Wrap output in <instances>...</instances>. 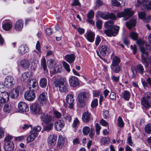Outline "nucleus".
<instances>
[{"instance_id": "nucleus-3", "label": "nucleus", "mask_w": 151, "mask_h": 151, "mask_svg": "<svg viewBox=\"0 0 151 151\" xmlns=\"http://www.w3.org/2000/svg\"><path fill=\"white\" fill-rule=\"evenodd\" d=\"M66 80L64 78H58L55 79L54 85L56 87H58L61 92H67L68 91Z\"/></svg>"}, {"instance_id": "nucleus-61", "label": "nucleus", "mask_w": 151, "mask_h": 151, "mask_svg": "<svg viewBox=\"0 0 151 151\" xmlns=\"http://www.w3.org/2000/svg\"><path fill=\"white\" fill-rule=\"evenodd\" d=\"M130 48L131 50H133V52L134 54H135L137 52V47L136 46L134 45H131Z\"/></svg>"}, {"instance_id": "nucleus-48", "label": "nucleus", "mask_w": 151, "mask_h": 151, "mask_svg": "<svg viewBox=\"0 0 151 151\" xmlns=\"http://www.w3.org/2000/svg\"><path fill=\"white\" fill-rule=\"evenodd\" d=\"M90 131V129L87 126L84 127L83 129V133L84 135H87L89 132Z\"/></svg>"}, {"instance_id": "nucleus-12", "label": "nucleus", "mask_w": 151, "mask_h": 151, "mask_svg": "<svg viewBox=\"0 0 151 151\" xmlns=\"http://www.w3.org/2000/svg\"><path fill=\"white\" fill-rule=\"evenodd\" d=\"M24 97L26 100L32 101L35 98V94L33 91L28 90L25 92Z\"/></svg>"}, {"instance_id": "nucleus-41", "label": "nucleus", "mask_w": 151, "mask_h": 151, "mask_svg": "<svg viewBox=\"0 0 151 151\" xmlns=\"http://www.w3.org/2000/svg\"><path fill=\"white\" fill-rule=\"evenodd\" d=\"M130 97V93L127 91H124L123 95V97L124 99L127 101H128Z\"/></svg>"}, {"instance_id": "nucleus-44", "label": "nucleus", "mask_w": 151, "mask_h": 151, "mask_svg": "<svg viewBox=\"0 0 151 151\" xmlns=\"http://www.w3.org/2000/svg\"><path fill=\"white\" fill-rule=\"evenodd\" d=\"M41 129V127L40 126H37L34 127L32 129L31 131H33L34 133H36L38 134L37 132H39Z\"/></svg>"}, {"instance_id": "nucleus-43", "label": "nucleus", "mask_w": 151, "mask_h": 151, "mask_svg": "<svg viewBox=\"0 0 151 151\" xmlns=\"http://www.w3.org/2000/svg\"><path fill=\"white\" fill-rule=\"evenodd\" d=\"M36 49L37 50V53L40 57V55L41 54V52L40 50V43L39 41H38L36 43Z\"/></svg>"}, {"instance_id": "nucleus-32", "label": "nucleus", "mask_w": 151, "mask_h": 151, "mask_svg": "<svg viewBox=\"0 0 151 151\" xmlns=\"http://www.w3.org/2000/svg\"><path fill=\"white\" fill-rule=\"evenodd\" d=\"M91 114L88 111L85 112L82 116V119L85 122H87L90 120Z\"/></svg>"}, {"instance_id": "nucleus-52", "label": "nucleus", "mask_w": 151, "mask_h": 151, "mask_svg": "<svg viewBox=\"0 0 151 151\" xmlns=\"http://www.w3.org/2000/svg\"><path fill=\"white\" fill-rule=\"evenodd\" d=\"M94 16V13L92 10H91L87 14V17L88 19H92Z\"/></svg>"}, {"instance_id": "nucleus-25", "label": "nucleus", "mask_w": 151, "mask_h": 151, "mask_svg": "<svg viewBox=\"0 0 151 151\" xmlns=\"http://www.w3.org/2000/svg\"><path fill=\"white\" fill-rule=\"evenodd\" d=\"M109 48L108 46L103 45L99 48V51L100 54L103 56H105L108 54Z\"/></svg>"}, {"instance_id": "nucleus-29", "label": "nucleus", "mask_w": 151, "mask_h": 151, "mask_svg": "<svg viewBox=\"0 0 151 151\" xmlns=\"http://www.w3.org/2000/svg\"><path fill=\"white\" fill-rule=\"evenodd\" d=\"M19 92V90L17 88H14L10 91L9 95L12 99L16 98L18 97Z\"/></svg>"}, {"instance_id": "nucleus-18", "label": "nucleus", "mask_w": 151, "mask_h": 151, "mask_svg": "<svg viewBox=\"0 0 151 151\" xmlns=\"http://www.w3.org/2000/svg\"><path fill=\"white\" fill-rule=\"evenodd\" d=\"M70 85L73 87H76L79 84V81L78 78L76 76H72L69 80Z\"/></svg>"}, {"instance_id": "nucleus-1", "label": "nucleus", "mask_w": 151, "mask_h": 151, "mask_svg": "<svg viewBox=\"0 0 151 151\" xmlns=\"http://www.w3.org/2000/svg\"><path fill=\"white\" fill-rule=\"evenodd\" d=\"M137 44L139 46V50L142 54L141 55V59L142 62L145 65V67L148 66V62L147 60V58L148 56L147 50L150 47V45L149 44L145 45L146 48L144 47L145 42L144 41L139 40L137 41Z\"/></svg>"}, {"instance_id": "nucleus-42", "label": "nucleus", "mask_w": 151, "mask_h": 151, "mask_svg": "<svg viewBox=\"0 0 151 151\" xmlns=\"http://www.w3.org/2000/svg\"><path fill=\"white\" fill-rule=\"evenodd\" d=\"M48 67L50 68H54L56 64L55 61L54 59H50L49 60Z\"/></svg>"}, {"instance_id": "nucleus-23", "label": "nucleus", "mask_w": 151, "mask_h": 151, "mask_svg": "<svg viewBox=\"0 0 151 151\" xmlns=\"http://www.w3.org/2000/svg\"><path fill=\"white\" fill-rule=\"evenodd\" d=\"M85 36L87 40L90 42H93L94 40L95 34L91 31L87 32L85 35Z\"/></svg>"}, {"instance_id": "nucleus-49", "label": "nucleus", "mask_w": 151, "mask_h": 151, "mask_svg": "<svg viewBox=\"0 0 151 151\" xmlns=\"http://www.w3.org/2000/svg\"><path fill=\"white\" fill-rule=\"evenodd\" d=\"M33 61H31V69L35 70L37 66V62L35 60H33Z\"/></svg>"}, {"instance_id": "nucleus-58", "label": "nucleus", "mask_w": 151, "mask_h": 151, "mask_svg": "<svg viewBox=\"0 0 151 151\" xmlns=\"http://www.w3.org/2000/svg\"><path fill=\"white\" fill-rule=\"evenodd\" d=\"M102 22L101 20H98L96 23V26L97 28L99 29H101L102 25Z\"/></svg>"}, {"instance_id": "nucleus-50", "label": "nucleus", "mask_w": 151, "mask_h": 151, "mask_svg": "<svg viewBox=\"0 0 151 151\" xmlns=\"http://www.w3.org/2000/svg\"><path fill=\"white\" fill-rule=\"evenodd\" d=\"M124 124V123L122 120V118L120 117H119L118 119V125L120 127H123Z\"/></svg>"}, {"instance_id": "nucleus-51", "label": "nucleus", "mask_w": 151, "mask_h": 151, "mask_svg": "<svg viewBox=\"0 0 151 151\" xmlns=\"http://www.w3.org/2000/svg\"><path fill=\"white\" fill-rule=\"evenodd\" d=\"M130 36L132 39L134 40H136L138 37V34L134 32H132L130 33Z\"/></svg>"}, {"instance_id": "nucleus-59", "label": "nucleus", "mask_w": 151, "mask_h": 151, "mask_svg": "<svg viewBox=\"0 0 151 151\" xmlns=\"http://www.w3.org/2000/svg\"><path fill=\"white\" fill-rule=\"evenodd\" d=\"M111 4L113 6H117L120 5V3L117 0H111Z\"/></svg>"}, {"instance_id": "nucleus-62", "label": "nucleus", "mask_w": 151, "mask_h": 151, "mask_svg": "<svg viewBox=\"0 0 151 151\" xmlns=\"http://www.w3.org/2000/svg\"><path fill=\"white\" fill-rule=\"evenodd\" d=\"M139 17L141 19H143L146 16V14L144 12L139 13L138 15Z\"/></svg>"}, {"instance_id": "nucleus-24", "label": "nucleus", "mask_w": 151, "mask_h": 151, "mask_svg": "<svg viewBox=\"0 0 151 151\" xmlns=\"http://www.w3.org/2000/svg\"><path fill=\"white\" fill-rule=\"evenodd\" d=\"M29 51V48L27 46L24 45H21L19 48L18 52L21 55H23Z\"/></svg>"}, {"instance_id": "nucleus-11", "label": "nucleus", "mask_w": 151, "mask_h": 151, "mask_svg": "<svg viewBox=\"0 0 151 151\" xmlns=\"http://www.w3.org/2000/svg\"><path fill=\"white\" fill-rule=\"evenodd\" d=\"M14 78L13 77L11 76H7L5 79L4 85L6 88H12L14 84Z\"/></svg>"}, {"instance_id": "nucleus-40", "label": "nucleus", "mask_w": 151, "mask_h": 151, "mask_svg": "<svg viewBox=\"0 0 151 151\" xmlns=\"http://www.w3.org/2000/svg\"><path fill=\"white\" fill-rule=\"evenodd\" d=\"M41 65L44 70L45 71L47 69V64L46 60L44 57L42 58L41 59Z\"/></svg>"}, {"instance_id": "nucleus-34", "label": "nucleus", "mask_w": 151, "mask_h": 151, "mask_svg": "<svg viewBox=\"0 0 151 151\" xmlns=\"http://www.w3.org/2000/svg\"><path fill=\"white\" fill-rule=\"evenodd\" d=\"M32 76V73L29 72H25L22 74L21 76V79L23 81H26L30 79Z\"/></svg>"}, {"instance_id": "nucleus-9", "label": "nucleus", "mask_w": 151, "mask_h": 151, "mask_svg": "<svg viewBox=\"0 0 151 151\" xmlns=\"http://www.w3.org/2000/svg\"><path fill=\"white\" fill-rule=\"evenodd\" d=\"M9 99L8 93L6 92H3L0 94V109H1L3 104L7 102Z\"/></svg>"}, {"instance_id": "nucleus-33", "label": "nucleus", "mask_w": 151, "mask_h": 151, "mask_svg": "<svg viewBox=\"0 0 151 151\" xmlns=\"http://www.w3.org/2000/svg\"><path fill=\"white\" fill-rule=\"evenodd\" d=\"M13 109V105L10 104H6L4 107V111L6 113L11 112Z\"/></svg>"}, {"instance_id": "nucleus-45", "label": "nucleus", "mask_w": 151, "mask_h": 151, "mask_svg": "<svg viewBox=\"0 0 151 151\" xmlns=\"http://www.w3.org/2000/svg\"><path fill=\"white\" fill-rule=\"evenodd\" d=\"M53 126V124L52 123H49L45 126L44 128V130L45 131L48 132L52 129Z\"/></svg>"}, {"instance_id": "nucleus-39", "label": "nucleus", "mask_w": 151, "mask_h": 151, "mask_svg": "<svg viewBox=\"0 0 151 151\" xmlns=\"http://www.w3.org/2000/svg\"><path fill=\"white\" fill-rule=\"evenodd\" d=\"M39 84L41 87H45L47 84V81L46 78H42L40 81Z\"/></svg>"}, {"instance_id": "nucleus-36", "label": "nucleus", "mask_w": 151, "mask_h": 151, "mask_svg": "<svg viewBox=\"0 0 151 151\" xmlns=\"http://www.w3.org/2000/svg\"><path fill=\"white\" fill-rule=\"evenodd\" d=\"M136 23V20L134 19H131L129 22H127L126 24L127 27L129 29H130L132 27H134Z\"/></svg>"}, {"instance_id": "nucleus-13", "label": "nucleus", "mask_w": 151, "mask_h": 151, "mask_svg": "<svg viewBox=\"0 0 151 151\" xmlns=\"http://www.w3.org/2000/svg\"><path fill=\"white\" fill-rule=\"evenodd\" d=\"M27 86L29 89L33 88L32 91H36L38 88V83L36 80L32 79L28 81Z\"/></svg>"}, {"instance_id": "nucleus-16", "label": "nucleus", "mask_w": 151, "mask_h": 151, "mask_svg": "<svg viewBox=\"0 0 151 151\" xmlns=\"http://www.w3.org/2000/svg\"><path fill=\"white\" fill-rule=\"evenodd\" d=\"M65 100L69 105V107L71 109L73 108V102L75 100L73 95L72 94L68 95L66 97Z\"/></svg>"}, {"instance_id": "nucleus-4", "label": "nucleus", "mask_w": 151, "mask_h": 151, "mask_svg": "<svg viewBox=\"0 0 151 151\" xmlns=\"http://www.w3.org/2000/svg\"><path fill=\"white\" fill-rule=\"evenodd\" d=\"M90 94L88 92H83L79 94L78 97V105L80 107L85 106V101L88 99L90 97Z\"/></svg>"}, {"instance_id": "nucleus-56", "label": "nucleus", "mask_w": 151, "mask_h": 151, "mask_svg": "<svg viewBox=\"0 0 151 151\" xmlns=\"http://www.w3.org/2000/svg\"><path fill=\"white\" fill-rule=\"evenodd\" d=\"M98 105V99H95L92 102L91 106L93 108Z\"/></svg>"}, {"instance_id": "nucleus-26", "label": "nucleus", "mask_w": 151, "mask_h": 151, "mask_svg": "<svg viewBox=\"0 0 151 151\" xmlns=\"http://www.w3.org/2000/svg\"><path fill=\"white\" fill-rule=\"evenodd\" d=\"M75 58L76 56L73 54L66 55L64 57L65 60L70 64L74 62Z\"/></svg>"}, {"instance_id": "nucleus-17", "label": "nucleus", "mask_w": 151, "mask_h": 151, "mask_svg": "<svg viewBox=\"0 0 151 151\" xmlns=\"http://www.w3.org/2000/svg\"><path fill=\"white\" fill-rule=\"evenodd\" d=\"M12 23L9 20L4 21L2 23V28L5 31H8L12 28Z\"/></svg>"}, {"instance_id": "nucleus-15", "label": "nucleus", "mask_w": 151, "mask_h": 151, "mask_svg": "<svg viewBox=\"0 0 151 151\" xmlns=\"http://www.w3.org/2000/svg\"><path fill=\"white\" fill-rule=\"evenodd\" d=\"M19 111L20 112L27 111H29V107L24 102L21 101L18 104Z\"/></svg>"}, {"instance_id": "nucleus-8", "label": "nucleus", "mask_w": 151, "mask_h": 151, "mask_svg": "<svg viewBox=\"0 0 151 151\" xmlns=\"http://www.w3.org/2000/svg\"><path fill=\"white\" fill-rule=\"evenodd\" d=\"M131 70L133 73L132 78H135L137 73H139L141 74L144 73V69L143 66L141 64H139L135 67H132Z\"/></svg>"}, {"instance_id": "nucleus-46", "label": "nucleus", "mask_w": 151, "mask_h": 151, "mask_svg": "<svg viewBox=\"0 0 151 151\" xmlns=\"http://www.w3.org/2000/svg\"><path fill=\"white\" fill-rule=\"evenodd\" d=\"M145 130L147 133H151V124H148L146 125L145 127Z\"/></svg>"}, {"instance_id": "nucleus-20", "label": "nucleus", "mask_w": 151, "mask_h": 151, "mask_svg": "<svg viewBox=\"0 0 151 151\" xmlns=\"http://www.w3.org/2000/svg\"><path fill=\"white\" fill-rule=\"evenodd\" d=\"M64 126V123L62 120H58L55 122L54 125L55 129L57 131H60Z\"/></svg>"}, {"instance_id": "nucleus-30", "label": "nucleus", "mask_w": 151, "mask_h": 151, "mask_svg": "<svg viewBox=\"0 0 151 151\" xmlns=\"http://www.w3.org/2000/svg\"><path fill=\"white\" fill-rule=\"evenodd\" d=\"M23 26V22L21 20L17 21L14 25V29L17 31H20L22 29Z\"/></svg>"}, {"instance_id": "nucleus-21", "label": "nucleus", "mask_w": 151, "mask_h": 151, "mask_svg": "<svg viewBox=\"0 0 151 151\" xmlns=\"http://www.w3.org/2000/svg\"><path fill=\"white\" fill-rule=\"evenodd\" d=\"M38 99L41 104H45L47 100V93L43 92L41 93L39 96Z\"/></svg>"}, {"instance_id": "nucleus-14", "label": "nucleus", "mask_w": 151, "mask_h": 151, "mask_svg": "<svg viewBox=\"0 0 151 151\" xmlns=\"http://www.w3.org/2000/svg\"><path fill=\"white\" fill-rule=\"evenodd\" d=\"M99 14L100 15V17L105 19L107 20L109 19H116V17L115 15L112 13H109L108 12L103 13L99 12Z\"/></svg>"}, {"instance_id": "nucleus-55", "label": "nucleus", "mask_w": 151, "mask_h": 151, "mask_svg": "<svg viewBox=\"0 0 151 151\" xmlns=\"http://www.w3.org/2000/svg\"><path fill=\"white\" fill-rule=\"evenodd\" d=\"M79 121L77 118H76L73 121L72 125L73 127H76L79 124Z\"/></svg>"}, {"instance_id": "nucleus-37", "label": "nucleus", "mask_w": 151, "mask_h": 151, "mask_svg": "<svg viewBox=\"0 0 151 151\" xmlns=\"http://www.w3.org/2000/svg\"><path fill=\"white\" fill-rule=\"evenodd\" d=\"M110 67L113 71L116 73H119L121 70L119 65H111Z\"/></svg>"}, {"instance_id": "nucleus-7", "label": "nucleus", "mask_w": 151, "mask_h": 151, "mask_svg": "<svg viewBox=\"0 0 151 151\" xmlns=\"http://www.w3.org/2000/svg\"><path fill=\"white\" fill-rule=\"evenodd\" d=\"M66 143V141L64 137L62 135L59 136L58 140L56 146V148L55 150H60L65 147Z\"/></svg>"}, {"instance_id": "nucleus-64", "label": "nucleus", "mask_w": 151, "mask_h": 151, "mask_svg": "<svg viewBox=\"0 0 151 151\" xmlns=\"http://www.w3.org/2000/svg\"><path fill=\"white\" fill-rule=\"evenodd\" d=\"M109 112L107 110L103 111V115L104 118L107 119L109 117Z\"/></svg>"}, {"instance_id": "nucleus-31", "label": "nucleus", "mask_w": 151, "mask_h": 151, "mask_svg": "<svg viewBox=\"0 0 151 151\" xmlns=\"http://www.w3.org/2000/svg\"><path fill=\"white\" fill-rule=\"evenodd\" d=\"M30 134L28 136L27 138V142L28 143L30 142L33 141L38 134L34 133L33 131L30 132Z\"/></svg>"}, {"instance_id": "nucleus-54", "label": "nucleus", "mask_w": 151, "mask_h": 151, "mask_svg": "<svg viewBox=\"0 0 151 151\" xmlns=\"http://www.w3.org/2000/svg\"><path fill=\"white\" fill-rule=\"evenodd\" d=\"M53 114L57 118H60L62 116L61 113L57 111H55L53 112Z\"/></svg>"}, {"instance_id": "nucleus-47", "label": "nucleus", "mask_w": 151, "mask_h": 151, "mask_svg": "<svg viewBox=\"0 0 151 151\" xmlns=\"http://www.w3.org/2000/svg\"><path fill=\"white\" fill-rule=\"evenodd\" d=\"M63 66L66 70L68 72L70 71L69 65L65 61H63L62 63Z\"/></svg>"}, {"instance_id": "nucleus-60", "label": "nucleus", "mask_w": 151, "mask_h": 151, "mask_svg": "<svg viewBox=\"0 0 151 151\" xmlns=\"http://www.w3.org/2000/svg\"><path fill=\"white\" fill-rule=\"evenodd\" d=\"M71 5L73 6H79L80 4L78 0H73Z\"/></svg>"}, {"instance_id": "nucleus-27", "label": "nucleus", "mask_w": 151, "mask_h": 151, "mask_svg": "<svg viewBox=\"0 0 151 151\" xmlns=\"http://www.w3.org/2000/svg\"><path fill=\"white\" fill-rule=\"evenodd\" d=\"M57 136L55 135H51L48 139V142L50 145H54L56 143Z\"/></svg>"}, {"instance_id": "nucleus-53", "label": "nucleus", "mask_w": 151, "mask_h": 151, "mask_svg": "<svg viewBox=\"0 0 151 151\" xmlns=\"http://www.w3.org/2000/svg\"><path fill=\"white\" fill-rule=\"evenodd\" d=\"M96 131L97 135L99 134V131L101 129V127L98 123L96 124L95 125Z\"/></svg>"}, {"instance_id": "nucleus-19", "label": "nucleus", "mask_w": 151, "mask_h": 151, "mask_svg": "<svg viewBox=\"0 0 151 151\" xmlns=\"http://www.w3.org/2000/svg\"><path fill=\"white\" fill-rule=\"evenodd\" d=\"M14 148V145L12 142H6L4 144V148L6 151H12Z\"/></svg>"}, {"instance_id": "nucleus-6", "label": "nucleus", "mask_w": 151, "mask_h": 151, "mask_svg": "<svg viewBox=\"0 0 151 151\" xmlns=\"http://www.w3.org/2000/svg\"><path fill=\"white\" fill-rule=\"evenodd\" d=\"M141 104L145 108H148L151 104V93L147 92L144 95L141 100Z\"/></svg>"}, {"instance_id": "nucleus-5", "label": "nucleus", "mask_w": 151, "mask_h": 151, "mask_svg": "<svg viewBox=\"0 0 151 151\" xmlns=\"http://www.w3.org/2000/svg\"><path fill=\"white\" fill-rule=\"evenodd\" d=\"M134 14V12L131 9H126L123 12H118L116 16L117 17L119 18L123 17V19L125 21L130 18Z\"/></svg>"}, {"instance_id": "nucleus-22", "label": "nucleus", "mask_w": 151, "mask_h": 151, "mask_svg": "<svg viewBox=\"0 0 151 151\" xmlns=\"http://www.w3.org/2000/svg\"><path fill=\"white\" fill-rule=\"evenodd\" d=\"M42 120L44 121L45 124L49 123L52 120V116L46 113L42 114L40 117Z\"/></svg>"}, {"instance_id": "nucleus-10", "label": "nucleus", "mask_w": 151, "mask_h": 151, "mask_svg": "<svg viewBox=\"0 0 151 151\" xmlns=\"http://www.w3.org/2000/svg\"><path fill=\"white\" fill-rule=\"evenodd\" d=\"M30 109L32 113L33 114L39 115L42 113L40 106L36 103L32 104L30 106Z\"/></svg>"}, {"instance_id": "nucleus-2", "label": "nucleus", "mask_w": 151, "mask_h": 151, "mask_svg": "<svg viewBox=\"0 0 151 151\" xmlns=\"http://www.w3.org/2000/svg\"><path fill=\"white\" fill-rule=\"evenodd\" d=\"M104 26L105 28L108 29L105 30L104 32L108 36H115L118 34L119 27L114 26L113 22L112 20L106 22L105 23Z\"/></svg>"}, {"instance_id": "nucleus-28", "label": "nucleus", "mask_w": 151, "mask_h": 151, "mask_svg": "<svg viewBox=\"0 0 151 151\" xmlns=\"http://www.w3.org/2000/svg\"><path fill=\"white\" fill-rule=\"evenodd\" d=\"M111 57L112 60V63L111 65L119 64L121 61L120 59L118 57L114 55L113 54L111 55Z\"/></svg>"}, {"instance_id": "nucleus-63", "label": "nucleus", "mask_w": 151, "mask_h": 151, "mask_svg": "<svg viewBox=\"0 0 151 151\" xmlns=\"http://www.w3.org/2000/svg\"><path fill=\"white\" fill-rule=\"evenodd\" d=\"M13 139V137L10 135H8L5 138L4 140L6 142H11V140Z\"/></svg>"}, {"instance_id": "nucleus-35", "label": "nucleus", "mask_w": 151, "mask_h": 151, "mask_svg": "<svg viewBox=\"0 0 151 151\" xmlns=\"http://www.w3.org/2000/svg\"><path fill=\"white\" fill-rule=\"evenodd\" d=\"M145 1L146 0H137V3L135 5L136 7H138L142 5L141 9L145 10L144 9L145 8V5L149 3L147 1Z\"/></svg>"}, {"instance_id": "nucleus-38", "label": "nucleus", "mask_w": 151, "mask_h": 151, "mask_svg": "<svg viewBox=\"0 0 151 151\" xmlns=\"http://www.w3.org/2000/svg\"><path fill=\"white\" fill-rule=\"evenodd\" d=\"M21 65L24 68H27L29 66L30 63L29 61L27 60H22L21 61Z\"/></svg>"}, {"instance_id": "nucleus-57", "label": "nucleus", "mask_w": 151, "mask_h": 151, "mask_svg": "<svg viewBox=\"0 0 151 151\" xmlns=\"http://www.w3.org/2000/svg\"><path fill=\"white\" fill-rule=\"evenodd\" d=\"M119 76H116L114 75H112L111 76V79L112 81L116 82H118L119 81Z\"/></svg>"}]
</instances>
